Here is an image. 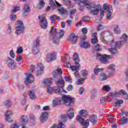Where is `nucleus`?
Segmentation results:
<instances>
[{
  "mask_svg": "<svg viewBox=\"0 0 128 128\" xmlns=\"http://www.w3.org/2000/svg\"><path fill=\"white\" fill-rule=\"evenodd\" d=\"M60 74H62V69L58 68L54 70L52 73L53 78H58V80H56V82L59 86V88H56L55 90L56 94H60L62 92V90L60 88H62L64 86V80L60 77Z\"/></svg>",
  "mask_w": 128,
  "mask_h": 128,
  "instance_id": "f257e3e1",
  "label": "nucleus"
},
{
  "mask_svg": "<svg viewBox=\"0 0 128 128\" xmlns=\"http://www.w3.org/2000/svg\"><path fill=\"white\" fill-rule=\"evenodd\" d=\"M128 40V36L126 34H123L122 38H120V41L115 43L114 47L109 48V51L112 54L116 56L118 54V50L116 48H120L122 44H124Z\"/></svg>",
  "mask_w": 128,
  "mask_h": 128,
  "instance_id": "f03ea898",
  "label": "nucleus"
},
{
  "mask_svg": "<svg viewBox=\"0 0 128 128\" xmlns=\"http://www.w3.org/2000/svg\"><path fill=\"white\" fill-rule=\"evenodd\" d=\"M72 0L78 4L79 8H78V10L80 12L84 10V6H86V8H94V4L92 3V1L90 0H84L83 1H82V0Z\"/></svg>",
  "mask_w": 128,
  "mask_h": 128,
  "instance_id": "7ed1b4c3",
  "label": "nucleus"
},
{
  "mask_svg": "<svg viewBox=\"0 0 128 128\" xmlns=\"http://www.w3.org/2000/svg\"><path fill=\"white\" fill-rule=\"evenodd\" d=\"M24 22L20 20H18L16 21V32L15 34L17 36H20L21 34H24Z\"/></svg>",
  "mask_w": 128,
  "mask_h": 128,
  "instance_id": "20e7f679",
  "label": "nucleus"
},
{
  "mask_svg": "<svg viewBox=\"0 0 128 128\" xmlns=\"http://www.w3.org/2000/svg\"><path fill=\"white\" fill-rule=\"evenodd\" d=\"M40 37H38L36 40L34 41L32 44V51L34 54H38L40 52V50H38V47L40 46Z\"/></svg>",
  "mask_w": 128,
  "mask_h": 128,
  "instance_id": "39448f33",
  "label": "nucleus"
},
{
  "mask_svg": "<svg viewBox=\"0 0 128 128\" xmlns=\"http://www.w3.org/2000/svg\"><path fill=\"white\" fill-rule=\"evenodd\" d=\"M96 56H101L100 58V60L102 64H110L108 60L112 58V57L110 55L104 54L102 56L100 53H97Z\"/></svg>",
  "mask_w": 128,
  "mask_h": 128,
  "instance_id": "423d86ee",
  "label": "nucleus"
},
{
  "mask_svg": "<svg viewBox=\"0 0 128 128\" xmlns=\"http://www.w3.org/2000/svg\"><path fill=\"white\" fill-rule=\"evenodd\" d=\"M64 31L62 30H60L58 37L56 36V34H54L52 36V43L58 44V42H60V38H64Z\"/></svg>",
  "mask_w": 128,
  "mask_h": 128,
  "instance_id": "0eeeda50",
  "label": "nucleus"
},
{
  "mask_svg": "<svg viewBox=\"0 0 128 128\" xmlns=\"http://www.w3.org/2000/svg\"><path fill=\"white\" fill-rule=\"evenodd\" d=\"M74 98L70 97V96L64 95L62 96V100L67 106H70L74 102Z\"/></svg>",
  "mask_w": 128,
  "mask_h": 128,
  "instance_id": "6e6552de",
  "label": "nucleus"
},
{
  "mask_svg": "<svg viewBox=\"0 0 128 128\" xmlns=\"http://www.w3.org/2000/svg\"><path fill=\"white\" fill-rule=\"evenodd\" d=\"M34 76L30 74H27L24 80L25 84L30 86L32 84L34 83Z\"/></svg>",
  "mask_w": 128,
  "mask_h": 128,
  "instance_id": "1a4fd4ad",
  "label": "nucleus"
},
{
  "mask_svg": "<svg viewBox=\"0 0 128 128\" xmlns=\"http://www.w3.org/2000/svg\"><path fill=\"white\" fill-rule=\"evenodd\" d=\"M38 20H40V26L42 28L46 30L48 26V20L44 17V16H39L38 17Z\"/></svg>",
  "mask_w": 128,
  "mask_h": 128,
  "instance_id": "9d476101",
  "label": "nucleus"
},
{
  "mask_svg": "<svg viewBox=\"0 0 128 128\" xmlns=\"http://www.w3.org/2000/svg\"><path fill=\"white\" fill-rule=\"evenodd\" d=\"M92 4H94V8H95L94 10H91L90 12V14H93L94 16H98V12H100V10L102 8V6L100 4H98L96 6V4L94 2H92Z\"/></svg>",
  "mask_w": 128,
  "mask_h": 128,
  "instance_id": "9b49d317",
  "label": "nucleus"
},
{
  "mask_svg": "<svg viewBox=\"0 0 128 128\" xmlns=\"http://www.w3.org/2000/svg\"><path fill=\"white\" fill-rule=\"evenodd\" d=\"M56 54L55 52H52L48 54L46 58V60L47 62H50L54 60H56Z\"/></svg>",
  "mask_w": 128,
  "mask_h": 128,
  "instance_id": "f8f14e48",
  "label": "nucleus"
},
{
  "mask_svg": "<svg viewBox=\"0 0 128 128\" xmlns=\"http://www.w3.org/2000/svg\"><path fill=\"white\" fill-rule=\"evenodd\" d=\"M116 66L114 64H110L108 67V74L109 76H114L116 72Z\"/></svg>",
  "mask_w": 128,
  "mask_h": 128,
  "instance_id": "ddd939ff",
  "label": "nucleus"
},
{
  "mask_svg": "<svg viewBox=\"0 0 128 128\" xmlns=\"http://www.w3.org/2000/svg\"><path fill=\"white\" fill-rule=\"evenodd\" d=\"M7 62L10 68H12L13 70L16 68V63L12 58H8L7 60Z\"/></svg>",
  "mask_w": 128,
  "mask_h": 128,
  "instance_id": "4468645a",
  "label": "nucleus"
},
{
  "mask_svg": "<svg viewBox=\"0 0 128 128\" xmlns=\"http://www.w3.org/2000/svg\"><path fill=\"white\" fill-rule=\"evenodd\" d=\"M48 112H42L40 118L41 122H46L47 120L48 119Z\"/></svg>",
  "mask_w": 128,
  "mask_h": 128,
  "instance_id": "2eb2a0df",
  "label": "nucleus"
},
{
  "mask_svg": "<svg viewBox=\"0 0 128 128\" xmlns=\"http://www.w3.org/2000/svg\"><path fill=\"white\" fill-rule=\"evenodd\" d=\"M12 112L11 110H8L6 113V120L8 122H12Z\"/></svg>",
  "mask_w": 128,
  "mask_h": 128,
  "instance_id": "dca6fc26",
  "label": "nucleus"
},
{
  "mask_svg": "<svg viewBox=\"0 0 128 128\" xmlns=\"http://www.w3.org/2000/svg\"><path fill=\"white\" fill-rule=\"evenodd\" d=\"M78 36H76V35H74V33H72L69 36L68 40L72 42V44H74L78 42Z\"/></svg>",
  "mask_w": 128,
  "mask_h": 128,
  "instance_id": "f3484780",
  "label": "nucleus"
},
{
  "mask_svg": "<svg viewBox=\"0 0 128 128\" xmlns=\"http://www.w3.org/2000/svg\"><path fill=\"white\" fill-rule=\"evenodd\" d=\"M38 70L36 72V76H40L44 70V64H42V63H38Z\"/></svg>",
  "mask_w": 128,
  "mask_h": 128,
  "instance_id": "a211bd4d",
  "label": "nucleus"
},
{
  "mask_svg": "<svg viewBox=\"0 0 128 128\" xmlns=\"http://www.w3.org/2000/svg\"><path fill=\"white\" fill-rule=\"evenodd\" d=\"M30 6H28V4H26L24 6V7L23 8V11L24 12L22 14V16L24 17L28 16V12H30Z\"/></svg>",
  "mask_w": 128,
  "mask_h": 128,
  "instance_id": "6ab92c4d",
  "label": "nucleus"
},
{
  "mask_svg": "<svg viewBox=\"0 0 128 128\" xmlns=\"http://www.w3.org/2000/svg\"><path fill=\"white\" fill-rule=\"evenodd\" d=\"M28 96L30 100H34L36 98V92L34 90H30L28 92Z\"/></svg>",
  "mask_w": 128,
  "mask_h": 128,
  "instance_id": "aec40b11",
  "label": "nucleus"
},
{
  "mask_svg": "<svg viewBox=\"0 0 128 128\" xmlns=\"http://www.w3.org/2000/svg\"><path fill=\"white\" fill-rule=\"evenodd\" d=\"M89 120L94 125L96 124L98 122V116L94 114H92L89 116Z\"/></svg>",
  "mask_w": 128,
  "mask_h": 128,
  "instance_id": "412c9836",
  "label": "nucleus"
},
{
  "mask_svg": "<svg viewBox=\"0 0 128 128\" xmlns=\"http://www.w3.org/2000/svg\"><path fill=\"white\" fill-rule=\"evenodd\" d=\"M57 10L60 16H64V14L68 16V11H66V9L63 7L58 8Z\"/></svg>",
  "mask_w": 128,
  "mask_h": 128,
  "instance_id": "4be33fe9",
  "label": "nucleus"
},
{
  "mask_svg": "<svg viewBox=\"0 0 128 128\" xmlns=\"http://www.w3.org/2000/svg\"><path fill=\"white\" fill-rule=\"evenodd\" d=\"M67 116L70 119L74 118V112L72 108H69V110L67 112Z\"/></svg>",
  "mask_w": 128,
  "mask_h": 128,
  "instance_id": "5701e85b",
  "label": "nucleus"
},
{
  "mask_svg": "<svg viewBox=\"0 0 128 128\" xmlns=\"http://www.w3.org/2000/svg\"><path fill=\"white\" fill-rule=\"evenodd\" d=\"M44 6H46L44 1V0H40L36 6V8H38V10H42V8H44Z\"/></svg>",
  "mask_w": 128,
  "mask_h": 128,
  "instance_id": "b1692460",
  "label": "nucleus"
},
{
  "mask_svg": "<svg viewBox=\"0 0 128 128\" xmlns=\"http://www.w3.org/2000/svg\"><path fill=\"white\" fill-rule=\"evenodd\" d=\"M102 8L104 10V11L108 12V10H112V5H108L106 4H104L102 6Z\"/></svg>",
  "mask_w": 128,
  "mask_h": 128,
  "instance_id": "393cba45",
  "label": "nucleus"
},
{
  "mask_svg": "<svg viewBox=\"0 0 128 128\" xmlns=\"http://www.w3.org/2000/svg\"><path fill=\"white\" fill-rule=\"evenodd\" d=\"M80 46L83 48H90V44L88 42H80Z\"/></svg>",
  "mask_w": 128,
  "mask_h": 128,
  "instance_id": "a878e982",
  "label": "nucleus"
},
{
  "mask_svg": "<svg viewBox=\"0 0 128 128\" xmlns=\"http://www.w3.org/2000/svg\"><path fill=\"white\" fill-rule=\"evenodd\" d=\"M100 80L104 82V80H106L107 78H108V76L106 75L105 73L101 72L100 74Z\"/></svg>",
  "mask_w": 128,
  "mask_h": 128,
  "instance_id": "bb28decb",
  "label": "nucleus"
},
{
  "mask_svg": "<svg viewBox=\"0 0 128 128\" xmlns=\"http://www.w3.org/2000/svg\"><path fill=\"white\" fill-rule=\"evenodd\" d=\"M52 78L45 79L43 82V84H44V86H50L52 84Z\"/></svg>",
  "mask_w": 128,
  "mask_h": 128,
  "instance_id": "cd10ccee",
  "label": "nucleus"
},
{
  "mask_svg": "<svg viewBox=\"0 0 128 128\" xmlns=\"http://www.w3.org/2000/svg\"><path fill=\"white\" fill-rule=\"evenodd\" d=\"M60 98H56L52 100L53 106H58L60 104Z\"/></svg>",
  "mask_w": 128,
  "mask_h": 128,
  "instance_id": "c85d7f7f",
  "label": "nucleus"
},
{
  "mask_svg": "<svg viewBox=\"0 0 128 128\" xmlns=\"http://www.w3.org/2000/svg\"><path fill=\"white\" fill-rule=\"evenodd\" d=\"M12 104V100H7L4 102V104L6 108H10V106H11Z\"/></svg>",
  "mask_w": 128,
  "mask_h": 128,
  "instance_id": "c756f323",
  "label": "nucleus"
},
{
  "mask_svg": "<svg viewBox=\"0 0 128 128\" xmlns=\"http://www.w3.org/2000/svg\"><path fill=\"white\" fill-rule=\"evenodd\" d=\"M76 66H72L70 67V69L72 70V72H74L75 70H76V72L78 70V68H80V64H78V62H75Z\"/></svg>",
  "mask_w": 128,
  "mask_h": 128,
  "instance_id": "7c9ffc66",
  "label": "nucleus"
},
{
  "mask_svg": "<svg viewBox=\"0 0 128 128\" xmlns=\"http://www.w3.org/2000/svg\"><path fill=\"white\" fill-rule=\"evenodd\" d=\"M21 120L24 124H28V117L26 115H24L21 117Z\"/></svg>",
  "mask_w": 128,
  "mask_h": 128,
  "instance_id": "2f4dec72",
  "label": "nucleus"
},
{
  "mask_svg": "<svg viewBox=\"0 0 128 128\" xmlns=\"http://www.w3.org/2000/svg\"><path fill=\"white\" fill-rule=\"evenodd\" d=\"M128 122V118L126 117H122L120 120V124H126Z\"/></svg>",
  "mask_w": 128,
  "mask_h": 128,
  "instance_id": "473e14b6",
  "label": "nucleus"
},
{
  "mask_svg": "<svg viewBox=\"0 0 128 128\" xmlns=\"http://www.w3.org/2000/svg\"><path fill=\"white\" fill-rule=\"evenodd\" d=\"M102 70H104L103 68H99L97 66L94 70V74H96V76H98V72H102Z\"/></svg>",
  "mask_w": 128,
  "mask_h": 128,
  "instance_id": "72a5a7b5",
  "label": "nucleus"
},
{
  "mask_svg": "<svg viewBox=\"0 0 128 128\" xmlns=\"http://www.w3.org/2000/svg\"><path fill=\"white\" fill-rule=\"evenodd\" d=\"M73 58L75 62H80V56L78 54L74 53Z\"/></svg>",
  "mask_w": 128,
  "mask_h": 128,
  "instance_id": "f704fd0d",
  "label": "nucleus"
},
{
  "mask_svg": "<svg viewBox=\"0 0 128 128\" xmlns=\"http://www.w3.org/2000/svg\"><path fill=\"white\" fill-rule=\"evenodd\" d=\"M81 74L84 80H86V76H88V71L86 70H82L81 71Z\"/></svg>",
  "mask_w": 128,
  "mask_h": 128,
  "instance_id": "c9c22d12",
  "label": "nucleus"
},
{
  "mask_svg": "<svg viewBox=\"0 0 128 128\" xmlns=\"http://www.w3.org/2000/svg\"><path fill=\"white\" fill-rule=\"evenodd\" d=\"M114 32L116 34H120V26H117L114 28Z\"/></svg>",
  "mask_w": 128,
  "mask_h": 128,
  "instance_id": "e433bc0d",
  "label": "nucleus"
},
{
  "mask_svg": "<svg viewBox=\"0 0 128 128\" xmlns=\"http://www.w3.org/2000/svg\"><path fill=\"white\" fill-rule=\"evenodd\" d=\"M12 32V25L9 24L8 25V29L6 30V33L7 34H10Z\"/></svg>",
  "mask_w": 128,
  "mask_h": 128,
  "instance_id": "4c0bfd02",
  "label": "nucleus"
},
{
  "mask_svg": "<svg viewBox=\"0 0 128 128\" xmlns=\"http://www.w3.org/2000/svg\"><path fill=\"white\" fill-rule=\"evenodd\" d=\"M79 114H80V116H84V114H86V116L88 115V112L87 110H82L79 112Z\"/></svg>",
  "mask_w": 128,
  "mask_h": 128,
  "instance_id": "58836bf2",
  "label": "nucleus"
},
{
  "mask_svg": "<svg viewBox=\"0 0 128 128\" xmlns=\"http://www.w3.org/2000/svg\"><path fill=\"white\" fill-rule=\"evenodd\" d=\"M124 102V100H118L115 102L114 106H120V104H122Z\"/></svg>",
  "mask_w": 128,
  "mask_h": 128,
  "instance_id": "ea45409f",
  "label": "nucleus"
},
{
  "mask_svg": "<svg viewBox=\"0 0 128 128\" xmlns=\"http://www.w3.org/2000/svg\"><path fill=\"white\" fill-rule=\"evenodd\" d=\"M24 52V49L22 48V47L20 46L17 48L16 53L18 54H22Z\"/></svg>",
  "mask_w": 128,
  "mask_h": 128,
  "instance_id": "a19ab883",
  "label": "nucleus"
},
{
  "mask_svg": "<svg viewBox=\"0 0 128 128\" xmlns=\"http://www.w3.org/2000/svg\"><path fill=\"white\" fill-rule=\"evenodd\" d=\"M50 4L51 5V6L52 8V10H54V8H56V4L52 0H50Z\"/></svg>",
  "mask_w": 128,
  "mask_h": 128,
  "instance_id": "79ce46f5",
  "label": "nucleus"
},
{
  "mask_svg": "<svg viewBox=\"0 0 128 128\" xmlns=\"http://www.w3.org/2000/svg\"><path fill=\"white\" fill-rule=\"evenodd\" d=\"M112 88H110V86L106 85H105L102 88V90H105L106 92H110V90Z\"/></svg>",
  "mask_w": 128,
  "mask_h": 128,
  "instance_id": "37998d69",
  "label": "nucleus"
},
{
  "mask_svg": "<svg viewBox=\"0 0 128 128\" xmlns=\"http://www.w3.org/2000/svg\"><path fill=\"white\" fill-rule=\"evenodd\" d=\"M50 20H51L52 22V24H54L56 22V16L52 15L50 16Z\"/></svg>",
  "mask_w": 128,
  "mask_h": 128,
  "instance_id": "c03bdc74",
  "label": "nucleus"
},
{
  "mask_svg": "<svg viewBox=\"0 0 128 128\" xmlns=\"http://www.w3.org/2000/svg\"><path fill=\"white\" fill-rule=\"evenodd\" d=\"M108 14L106 15V18L108 20H110L112 18V9L111 10H108Z\"/></svg>",
  "mask_w": 128,
  "mask_h": 128,
  "instance_id": "a18cd8bd",
  "label": "nucleus"
},
{
  "mask_svg": "<svg viewBox=\"0 0 128 128\" xmlns=\"http://www.w3.org/2000/svg\"><path fill=\"white\" fill-rule=\"evenodd\" d=\"M104 24H100L97 28V30L98 32L100 30H104Z\"/></svg>",
  "mask_w": 128,
  "mask_h": 128,
  "instance_id": "49530a36",
  "label": "nucleus"
},
{
  "mask_svg": "<svg viewBox=\"0 0 128 128\" xmlns=\"http://www.w3.org/2000/svg\"><path fill=\"white\" fill-rule=\"evenodd\" d=\"M76 9H73L70 11V18L72 19V14L73 16L76 14Z\"/></svg>",
  "mask_w": 128,
  "mask_h": 128,
  "instance_id": "de8ad7c7",
  "label": "nucleus"
},
{
  "mask_svg": "<svg viewBox=\"0 0 128 128\" xmlns=\"http://www.w3.org/2000/svg\"><path fill=\"white\" fill-rule=\"evenodd\" d=\"M10 20L12 22H14L15 20H16V15L12 14L10 16Z\"/></svg>",
  "mask_w": 128,
  "mask_h": 128,
  "instance_id": "09e8293b",
  "label": "nucleus"
},
{
  "mask_svg": "<svg viewBox=\"0 0 128 128\" xmlns=\"http://www.w3.org/2000/svg\"><path fill=\"white\" fill-rule=\"evenodd\" d=\"M61 120L63 122H66L68 121V118L66 115H62L61 116Z\"/></svg>",
  "mask_w": 128,
  "mask_h": 128,
  "instance_id": "8fccbe9b",
  "label": "nucleus"
},
{
  "mask_svg": "<svg viewBox=\"0 0 128 128\" xmlns=\"http://www.w3.org/2000/svg\"><path fill=\"white\" fill-rule=\"evenodd\" d=\"M93 48H95L97 52H102V49L100 48V44H97L93 46Z\"/></svg>",
  "mask_w": 128,
  "mask_h": 128,
  "instance_id": "3c124183",
  "label": "nucleus"
},
{
  "mask_svg": "<svg viewBox=\"0 0 128 128\" xmlns=\"http://www.w3.org/2000/svg\"><path fill=\"white\" fill-rule=\"evenodd\" d=\"M84 78H80L78 80V84H84Z\"/></svg>",
  "mask_w": 128,
  "mask_h": 128,
  "instance_id": "603ef678",
  "label": "nucleus"
},
{
  "mask_svg": "<svg viewBox=\"0 0 128 128\" xmlns=\"http://www.w3.org/2000/svg\"><path fill=\"white\" fill-rule=\"evenodd\" d=\"M119 94H121V96H124L125 94H128L126 90H122L120 91Z\"/></svg>",
  "mask_w": 128,
  "mask_h": 128,
  "instance_id": "864d4df0",
  "label": "nucleus"
},
{
  "mask_svg": "<svg viewBox=\"0 0 128 128\" xmlns=\"http://www.w3.org/2000/svg\"><path fill=\"white\" fill-rule=\"evenodd\" d=\"M118 92H114V93L111 94V96L112 98H114L116 96H118Z\"/></svg>",
  "mask_w": 128,
  "mask_h": 128,
  "instance_id": "5fc2aeb1",
  "label": "nucleus"
},
{
  "mask_svg": "<svg viewBox=\"0 0 128 128\" xmlns=\"http://www.w3.org/2000/svg\"><path fill=\"white\" fill-rule=\"evenodd\" d=\"M84 92V88L82 87L80 88L79 94H83Z\"/></svg>",
  "mask_w": 128,
  "mask_h": 128,
  "instance_id": "6e6d98bb",
  "label": "nucleus"
},
{
  "mask_svg": "<svg viewBox=\"0 0 128 128\" xmlns=\"http://www.w3.org/2000/svg\"><path fill=\"white\" fill-rule=\"evenodd\" d=\"M20 10V6L14 7L12 12H18V10Z\"/></svg>",
  "mask_w": 128,
  "mask_h": 128,
  "instance_id": "4d7b16f0",
  "label": "nucleus"
},
{
  "mask_svg": "<svg viewBox=\"0 0 128 128\" xmlns=\"http://www.w3.org/2000/svg\"><path fill=\"white\" fill-rule=\"evenodd\" d=\"M10 56L12 58H14L16 55L14 54V50H10Z\"/></svg>",
  "mask_w": 128,
  "mask_h": 128,
  "instance_id": "13d9d810",
  "label": "nucleus"
},
{
  "mask_svg": "<svg viewBox=\"0 0 128 128\" xmlns=\"http://www.w3.org/2000/svg\"><path fill=\"white\" fill-rule=\"evenodd\" d=\"M29 116H30V120H33V122H34V120H36V116H34V115L30 114Z\"/></svg>",
  "mask_w": 128,
  "mask_h": 128,
  "instance_id": "bf43d9fd",
  "label": "nucleus"
},
{
  "mask_svg": "<svg viewBox=\"0 0 128 128\" xmlns=\"http://www.w3.org/2000/svg\"><path fill=\"white\" fill-rule=\"evenodd\" d=\"M67 90L68 92H70L71 90H74V86H72V84H70L67 88Z\"/></svg>",
  "mask_w": 128,
  "mask_h": 128,
  "instance_id": "052dcab7",
  "label": "nucleus"
},
{
  "mask_svg": "<svg viewBox=\"0 0 128 128\" xmlns=\"http://www.w3.org/2000/svg\"><path fill=\"white\" fill-rule=\"evenodd\" d=\"M20 128V126L17 124H12L11 125V128Z\"/></svg>",
  "mask_w": 128,
  "mask_h": 128,
  "instance_id": "680f3d73",
  "label": "nucleus"
},
{
  "mask_svg": "<svg viewBox=\"0 0 128 128\" xmlns=\"http://www.w3.org/2000/svg\"><path fill=\"white\" fill-rule=\"evenodd\" d=\"M91 42L92 44H96L98 42V38H92L91 40Z\"/></svg>",
  "mask_w": 128,
  "mask_h": 128,
  "instance_id": "e2e57ef3",
  "label": "nucleus"
},
{
  "mask_svg": "<svg viewBox=\"0 0 128 128\" xmlns=\"http://www.w3.org/2000/svg\"><path fill=\"white\" fill-rule=\"evenodd\" d=\"M64 2L66 4L67 6L70 5V0H64Z\"/></svg>",
  "mask_w": 128,
  "mask_h": 128,
  "instance_id": "0e129e2a",
  "label": "nucleus"
},
{
  "mask_svg": "<svg viewBox=\"0 0 128 128\" xmlns=\"http://www.w3.org/2000/svg\"><path fill=\"white\" fill-rule=\"evenodd\" d=\"M36 70V66H31L30 69V72H33L34 70Z\"/></svg>",
  "mask_w": 128,
  "mask_h": 128,
  "instance_id": "69168bd1",
  "label": "nucleus"
},
{
  "mask_svg": "<svg viewBox=\"0 0 128 128\" xmlns=\"http://www.w3.org/2000/svg\"><path fill=\"white\" fill-rule=\"evenodd\" d=\"M82 20L83 22H88V16H84L82 18Z\"/></svg>",
  "mask_w": 128,
  "mask_h": 128,
  "instance_id": "338daca9",
  "label": "nucleus"
},
{
  "mask_svg": "<svg viewBox=\"0 0 128 128\" xmlns=\"http://www.w3.org/2000/svg\"><path fill=\"white\" fill-rule=\"evenodd\" d=\"M18 88L20 90H22L24 88V85L18 84Z\"/></svg>",
  "mask_w": 128,
  "mask_h": 128,
  "instance_id": "774afa93",
  "label": "nucleus"
}]
</instances>
